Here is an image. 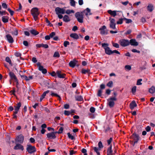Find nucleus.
I'll list each match as a JSON object with an SVG mask.
<instances>
[{"label":"nucleus","instance_id":"obj_1","mask_svg":"<svg viewBox=\"0 0 155 155\" xmlns=\"http://www.w3.org/2000/svg\"><path fill=\"white\" fill-rule=\"evenodd\" d=\"M31 12L34 20L36 21L38 19V16L39 14L38 11V9L37 8H33L31 10Z\"/></svg>","mask_w":155,"mask_h":155},{"label":"nucleus","instance_id":"obj_2","mask_svg":"<svg viewBox=\"0 0 155 155\" xmlns=\"http://www.w3.org/2000/svg\"><path fill=\"white\" fill-rule=\"evenodd\" d=\"M108 45H109L107 43H104L102 44V46L104 49L106 54L108 55H110L112 54V52L110 48L108 47Z\"/></svg>","mask_w":155,"mask_h":155},{"label":"nucleus","instance_id":"obj_3","mask_svg":"<svg viewBox=\"0 0 155 155\" xmlns=\"http://www.w3.org/2000/svg\"><path fill=\"white\" fill-rule=\"evenodd\" d=\"M117 100V98L115 97H110L107 99L108 104L111 107H113L115 104V102Z\"/></svg>","mask_w":155,"mask_h":155},{"label":"nucleus","instance_id":"obj_4","mask_svg":"<svg viewBox=\"0 0 155 155\" xmlns=\"http://www.w3.org/2000/svg\"><path fill=\"white\" fill-rule=\"evenodd\" d=\"M83 13H80L78 12H77L75 14V17L77 19L78 21L80 23L83 22V19L84 17L82 14Z\"/></svg>","mask_w":155,"mask_h":155},{"label":"nucleus","instance_id":"obj_5","mask_svg":"<svg viewBox=\"0 0 155 155\" xmlns=\"http://www.w3.org/2000/svg\"><path fill=\"white\" fill-rule=\"evenodd\" d=\"M131 138L134 141L133 144V145L134 146V145L135 144L137 143L138 141L140 139V138L139 135L135 133L133 134L131 136Z\"/></svg>","mask_w":155,"mask_h":155},{"label":"nucleus","instance_id":"obj_6","mask_svg":"<svg viewBox=\"0 0 155 155\" xmlns=\"http://www.w3.org/2000/svg\"><path fill=\"white\" fill-rule=\"evenodd\" d=\"M119 42L120 45L123 47H126L130 45L129 41L127 40L121 39L120 40Z\"/></svg>","mask_w":155,"mask_h":155},{"label":"nucleus","instance_id":"obj_7","mask_svg":"<svg viewBox=\"0 0 155 155\" xmlns=\"http://www.w3.org/2000/svg\"><path fill=\"white\" fill-rule=\"evenodd\" d=\"M109 20L110 21V28L115 29H116V24L115 20L114 18H109Z\"/></svg>","mask_w":155,"mask_h":155},{"label":"nucleus","instance_id":"obj_8","mask_svg":"<svg viewBox=\"0 0 155 155\" xmlns=\"http://www.w3.org/2000/svg\"><path fill=\"white\" fill-rule=\"evenodd\" d=\"M8 74L10 77L11 80H13L15 82H18V79L13 72L9 71L8 72Z\"/></svg>","mask_w":155,"mask_h":155},{"label":"nucleus","instance_id":"obj_9","mask_svg":"<svg viewBox=\"0 0 155 155\" xmlns=\"http://www.w3.org/2000/svg\"><path fill=\"white\" fill-rule=\"evenodd\" d=\"M24 140V137L22 134H20L15 139L16 142H19L20 143H22Z\"/></svg>","mask_w":155,"mask_h":155},{"label":"nucleus","instance_id":"obj_10","mask_svg":"<svg viewBox=\"0 0 155 155\" xmlns=\"http://www.w3.org/2000/svg\"><path fill=\"white\" fill-rule=\"evenodd\" d=\"M99 30L100 31V33L101 35L107 34L106 27L105 25L102 26L99 28Z\"/></svg>","mask_w":155,"mask_h":155},{"label":"nucleus","instance_id":"obj_11","mask_svg":"<svg viewBox=\"0 0 155 155\" xmlns=\"http://www.w3.org/2000/svg\"><path fill=\"white\" fill-rule=\"evenodd\" d=\"M55 11L57 14H64L65 13V9L64 8H61L59 7L56 8L55 9Z\"/></svg>","mask_w":155,"mask_h":155},{"label":"nucleus","instance_id":"obj_12","mask_svg":"<svg viewBox=\"0 0 155 155\" xmlns=\"http://www.w3.org/2000/svg\"><path fill=\"white\" fill-rule=\"evenodd\" d=\"M37 65L38 68V70L42 72V73L44 74H45L47 73V70L45 68H44L43 66L41 65L40 63L38 62L37 64Z\"/></svg>","mask_w":155,"mask_h":155},{"label":"nucleus","instance_id":"obj_13","mask_svg":"<svg viewBox=\"0 0 155 155\" xmlns=\"http://www.w3.org/2000/svg\"><path fill=\"white\" fill-rule=\"evenodd\" d=\"M27 150L29 153H31L35 151V148L34 147H33L30 145H28Z\"/></svg>","mask_w":155,"mask_h":155},{"label":"nucleus","instance_id":"obj_14","mask_svg":"<svg viewBox=\"0 0 155 155\" xmlns=\"http://www.w3.org/2000/svg\"><path fill=\"white\" fill-rule=\"evenodd\" d=\"M14 150H23L24 148L22 145L19 143H17L14 147Z\"/></svg>","mask_w":155,"mask_h":155},{"label":"nucleus","instance_id":"obj_15","mask_svg":"<svg viewBox=\"0 0 155 155\" xmlns=\"http://www.w3.org/2000/svg\"><path fill=\"white\" fill-rule=\"evenodd\" d=\"M119 12L117 11H112L111 10H109L107 11V12L111 16L114 17L117 15V13Z\"/></svg>","mask_w":155,"mask_h":155},{"label":"nucleus","instance_id":"obj_16","mask_svg":"<svg viewBox=\"0 0 155 155\" xmlns=\"http://www.w3.org/2000/svg\"><path fill=\"white\" fill-rule=\"evenodd\" d=\"M129 41L130 44L131 45L137 46L138 45V43L136 41L135 39H131Z\"/></svg>","mask_w":155,"mask_h":155},{"label":"nucleus","instance_id":"obj_17","mask_svg":"<svg viewBox=\"0 0 155 155\" xmlns=\"http://www.w3.org/2000/svg\"><path fill=\"white\" fill-rule=\"evenodd\" d=\"M47 135L48 138L51 139H54L56 137L54 132L48 133L47 134Z\"/></svg>","mask_w":155,"mask_h":155},{"label":"nucleus","instance_id":"obj_18","mask_svg":"<svg viewBox=\"0 0 155 155\" xmlns=\"http://www.w3.org/2000/svg\"><path fill=\"white\" fill-rule=\"evenodd\" d=\"M7 40L9 43H12L13 42L14 40L12 37L10 35L8 34L6 35Z\"/></svg>","mask_w":155,"mask_h":155},{"label":"nucleus","instance_id":"obj_19","mask_svg":"<svg viewBox=\"0 0 155 155\" xmlns=\"http://www.w3.org/2000/svg\"><path fill=\"white\" fill-rule=\"evenodd\" d=\"M77 62L78 61L76 60H73L72 61H71L69 62V65L71 67L74 68Z\"/></svg>","mask_w":155,"mask_h":155},{"label":"nucleus","instance_id":"obj_20","mask_svg":"<svg viewBox=\"0 0 155 155\" xmlns=\"http://www.w3.org/2000/svg\"><path fill=\"white\" fill-rule=\"evenodd\" d=\"M83 13H84L85 15L88 16V15L91 14L90 11V9L88 8L86 9L83 12Z\"/></svg>","mask_w":155,"mask_h":155},{"label":"nucleus","instance_id":"obj_21","mask_svg":"<svg viewBox=\"0 0 155 155\" xmlns=\"http://www.w3.org/2000/svg\"><path fill=\"white\" fill-rule=\"evenodd\" d=\"M58 76L60 78H64L65 74H61V71H57L56 72Z\"/></svg>","mask_w":155,"mask_h":155},{"label":"nucleus","instance_id":"obj_22","mask_svg":"<svg viewBox=\"0 0 155 155\" xmlns=\"http://www.w3.org/2000/svg\"><path fill=\"white\" fill-rule=\"evenodd\" d=\"M36 47L37 48H40L41 47L47 48L48 47V46L47 44H37L36 45Z\"/></svg>","mask_w":155,"mask_h":155},{"label":"nucleus","instance_id":"obj_23","mask_svg":"<svg viewBox=\"0 0 155 155\" xmlns=\"http://www.w3.org/2000/svg\"><path fill=\"white\" fill-rule=\"evenodd\" d=\"M137 106L135 101H133L130 104V108L131 110H133Z\"/></svg>","mask_w":155,"mask_h":155},{"label":"nucleus","instance_id":"obj_24","mask_svg":"<svg viewBox=\"0 0 155 155\" xmlns=\"http://www.w3.org/2000/svg\"><path fill=\"white\" fill-rule=\"evenodd\" d=\"M92 148L94 151L96 153L97 155H100L99 151H100L101 150L100 149V148L96 147H92Z\"/></svg>","mask_w":155,"mask_h":155},{"label":"nucleus","instance_id":"obj_25","mask_svg":"<svg viewBox=\"0 0 155 155\" xmlns=\"http://www.w3.org/2000/svg\"><path fill=\"white\" fill-rule=\"evenodd\" d=\"M9 19V17L7 16H3L2 17V21L4 23L8 22Z\"/></svg>","mask_w":155,"mask_h":155},{"label":"nucleus","instance_id":"obj_26","mask_svg":"<svg viewBox=\"0 0 155 155\" xmlns=\"http://www.w3.org/2000/svg\"><path fill=\"white\" fill-rule=\"evenodd\" d=\"M70 36L76 39H77L79 38L78 35L76 33H72L70 34Z\"/></svg>","mask_w":155,"mask_h":155},{"label":"nucleus","instance_id":"obj_27","mask_svg":"<svg viewBox=\"0 0 155 155\" xmlns=\"http://www.w3.org/2000/svg\"><path fill=\"white\" fill-rule=\"evenodd\" d=\"M63 21L65 22H68L70 21L69 17L68 15H65L63 18Z\"/></svg>","mask_w":155,"mask_h":155},{"label":"nucleus","instance_id":"obj_28","mask_svg":"<svg viewBox=\"0 0 155 155\" xmlns=\"http://www.w3.org/2000/svg\"><path fill=\"white\" fill-rule=\"evenodd\" d=\"M147 10L150 12H151L153 9V6L151 4H149L147 7Z\"/></svg>","mask_w":155,"mask_h":155},{"label":"nucleus","instance_id":"obj_29","mask_svg":"<svg viewBox=\"0 0 155 155\" xmlns=\"http://www.w3.org/2000/svg\"><path fill=\"white\" fill-rule=\"evenodd\" d=\"M81 73L84 74H90V70L88 69H83L81 71Z\"/></svg>","mask_w":155,"mask_h":155},{"label":"nucleus","instance_id":"obj_30","mask_svg":"<svg viewBox=\"0 0 155 155\" xmlns=\"http://www.w3.org/2000/svg\"><path fill=\"white\" fill-rule=\"evenodd\" d=\"M155 91V87L154 86H152L149 90V92L151 94H153Z\"/></svg>","mask_w":155,"mask_h":155},{"label":"nucleus","instance_id":"obj_31","mask_svg":"<svg viewBox=\"0 0 155 155\" xmlns=\"http://www.w3.org/2000/svg\"><path fill=\"white\" fill-rule=\"evenodd\" d=\"M30 32L32 35H36L39 34V32L35 29H31L30 31Z\"/></svg>","mask_w":155,"mask_h":155},{"label":"nucleus","instance_id":"obj_32","mask_svg":"<svg viewBox=\"0 0 155 155\" xmlns=\"http://www.w3.org/2000/svg\"><path fill=\"white\" fill-rule=\"evenodd\" d=\"M111 148L112 146L110 145V147L108 148L107 150V155H111L112 152Z\"/></svg>","mask_w":155,"mask_h":155},{"label":"nucleus","instance_id":"obj_33","mask_svg":"<svg viewBox=\"0 0 155 155\" xmlns=\"http://www.w3.org/2000/svg\"><path fill=\"white\" fill-rule=\"evenodd\" d=\"M21 103L20 102H19L17 104L16 106H15V110H19V109L20 107H21Z\"/></svg>","mask_w":155,"mask_h":155},{"label":"nucleus","instance_id":"obj_34","mask_svg":"<svg viewBox=\"0 0 155 155\" xmlns=\"http://www.w3.org/2000/svg\"><path fill=\"white\" fill-rule=\"evenodd\" d=\"M5 60L7 62H8L9 64L11 65H12V63L9 57H6L5 58Z\"/></svg>","mask_w":155,"mask_h":155},{"label":"nucleus","instance_id":"obj_35","mask_svg":"<svg viewBox=\"0 0 155 155\" xmlns=\"http://www.w3.org/2000/svg\"><path fill=\"white\" fill-rule=\"evenodd\" d=\"M76 100L79 101H81L83 99L82 97L81 96H78L75 97Z\"/></svg>","mask_w":155,"mask_h":155},{"label":"nucleus","instance_id":"obj_36","mask_svg":"<svg viewBox=\"0 0 155 155\" xmlns=\"http://www.w3.org/2000/svg\"><path fill=\"white\" fill-rule=\"evenodd\" d=\"M74 12L73 10H67L65 12V13L68 14H70L71 13H74Z\"/></svg>","mask_w":155,"mask_h":155},{"label":"nucleus","instance_id":"obj_37","mask_svg":"<svg viewBox=\"0 0 155 155\" xmlns=\"http://www.w3.org/2000/svg\"><path fill=\"white\" fill-rule=\"evenodd\" d=\"M51 95L52 96H55L58 97L59 100L61 99L60 96L52 92Z\"/></svg>","mask_w":155,"mask_h":155},{"label":"nucleus","instance_id":"obj_38","mask_svg":"<svg viewBox=\"0 0 155 155\" xmlns=\"http://www.w3.org/2000/svg\"><path fill=\"white\" fill-rule=\"evenodd\" d=\"M107 86L109 87H111L113 85V82L112 81H109L107 84Z\"/></svg>","mask_w":155,"mask_h":155},{"label":"nucleus","instance_id":"obj_39","mask_svg":"<svg viewBox=\"0 0 155 155\" xmlns=\"http://www.w3.org/2000/svg\"><path fill=\"white\" fill-rule=\"evenodd\" d=\"M98 148L101 150V149L103 147V146L101 141H100L98 143Z\"/></svg>","mask_w":155,"mask_h":155},{"label":"nucleus","instance_id":"obj_40","mask_svg":"<svg viewBox=\"0 0 155 155\" xmlns=\"http://www.w3.org/2000/svg\"><path fill=\"white\" fill-rule=\"evenodd\" d=\"M124 20V18H120L119 20L117 21V24H121L123 23V21Z\"/></svg>","mask_w":155,"mask_h":155},{"label":"nucleus","instance_id":"obj_41","mask_svg":"<svg viewBox=\"0 0 155 155\" xmlns=\"http://www.w3.org/2000/svg\"><path fill=\"white\" fill-rule=\"evenodd\" d=\"M67 135L69 138L71 139V140H73L74 139V136L72 135L69 133H68Z\"/></svg>","mask_w":155,"mask_h":155},{"label":"nucleus","instance_id":"obj_42","mask_svg":"<svg viewBox=\"0 0 155 155\" xmlns=\"http://www.w3.org/2000/svg\"><path fill=\"white\" fill-rule=\"evenodd\" d=\"M125 68L126 70H130L131 69V67L129 65H126L125 67Z\"/></svg>","mask_w":155,"mask_h":155},{"label":"nucleus","instance_id":"obj_43","mask_svg":"<svg viewBox=\"0 0 155 155\" xmlns=\"http://www.w3.org/2000/svg\"><path fill=\"white\" fill-rule=\"evenodd\" d=\"M54 57H60V54L58 52H55L53 55Z\"/></svg>","mask_w":155,"mask_h":155},{"label":"nucleus","instance_id":"obj_44","mask_svg":"<svg viewBox=\"0 0 155 155\" xmlns=\"http://www.w3.org/2000/svg\"><path fill=\"white\" fill-rule=\"evenodd\" d=\"M49 92V91L47 90L45 92H44L41 95V96L43 98H44L45 96H46V94L48 93Z\"/></svg>","mask_w":155,"mask_h":155},{"label":"nucleus","instance_id":"obj_45","mask_svg":"<svg viewBox=\"0 0 155 155\" xmlns=\"http://www.w3.org/2000/svg\"><path fill=\"white\" fill-rule=\"evenodd\" d=\"M124 20H126V23H131L132 22V21L131 19H127L126 18H124Z\"/></svg>","mask_w":155,"mask_h":155},{"label":"nucleus","instance_id":"obj_46","mask_svg":"<svg viewBox=\"0 0 155 155\" xmlns=\"http://www.w3.org/2000/svg\"><path fill=\"white\" fill-rule=\"evenodd\" d=\"M136 88L137 87L135 86H134L132 87L131 90V91L133 94H134L135 93L136 90Z\"/></svg>","mask_w":155,"mask_h":155},{"label":"nucleus","instance_id":"obj_47","mask_svg":"<svg viewBox=\"0 0 155 155\" xmlns=\"http://www.w3.org/2000/svg\"><path fill=\"white\" fill-rule=\"evenodd\" d=\"M102 91L101 89H100L98 90L97 93V96H98L101 97L102 95Z\"/></svg>","mask_w":155,"mask_h":155},{"label":"nucleus","instance_id":"obj_48","mask_svg":"<svg viewBox=\"0 0 155 155\" xmlns=\"http://www.w3.org/2000/svg\"><path fill=\"white\" fill-rule=\"evenodd\" d=\"M112 45L114 47L117 48H119V46L118 44L117 43H112Z\"/></svg>","mask_w":155,"mask_h":155},{"label":"nucleus","instance_id":"obj_49","mask_svg":"<svg viewBox=\"0 0 155 155\" xmlns=\"http://www.w3.org/2000/svg\"><path fill=\"white\" fill-rule=\"evenodd\" d=\"M142 79H141L138 80L137 82V85H140L142 84V83L141 82L142 81Z\"/></svg>","mask_w":155,"mask_h":155},{"label":"nucleus","instance_id":"obj_50","mask_svg":"<svg viewBox=\"0 0 155 155\" xmlns=\"http://www.w3.org/2000/svg\"><path fill=\"white\" fill-rule=\"evenodd\" d=\"M90 111L91 112L93 113L95 111V109L94 107H91L90 108Z\"/></svg>","mask_w":155,"mask_h":155},{"label":"nucleus","instance_id":"obj_51","mask_svg":"<svg viewBox=\"0 0 155 155\" xmlns=\"http://www.w3.org/2000/svg\"><path fill=\"white\" fill-rule=\"evenodd\" d=\"M69 42L67 41H65L64 42V45L65 47H66L68 45H69Z\"/></svg>","mask_w":155,"mask_h":155},{"label":"nucleus","instance_id":"obj_52","mask_svg":"<svg viewBox=\"0 0 155 155\" xmlns=\"http://www.w3.org/2000/svg\"><path fill=\"white\" fill-rule=\"evenodd\" d=\"M64 114L65 115H69L71 114V112L69 111L65 110L64 111Z\"/></svg>","mask_w":155,"mask_h":155},{"label":"nucleus","instance_id":"obj_53","mask_svg":"<svg viewBox=\"0 0 155 155\" xmlns=\"http://www.w3.org/2000/svg\"><path fill=\"white\" fill-rule=\"evenodd\" d=\"M45 21L48 24V25L51 26V24L50 21L48 20V19L47 18H45Z\"/></svg>","mask_w":155,"mask_h":155},{"label":"nucleus","instance_id":"obj_54","mask_svg":"<svg viewBox=\"0 0 155 155\" xmlns=\"http://www.w3.org/2000/svg\"><path fill=\"white\" fill-rule=\"evenodd\" d=\"M15 55L17 57H19L21 56V54L19 52H16L15 53Z\"/></svg>","mask_w":155,"mask_h":155},{"label":"nucleus","instance_id":"obj_55","mask_svg":"<svg viewBox=\"0 0 155 155\" xmlns=\"http://www.w3.org/2000/svg\"><path fill=\"white\" fill-rule=\"evenodd\" d=\"M55 35V33L54 32H53L50 33L49 35V36L50 38H52Z\"/></svg>","mask_w":155,"mask_h":155},{"label":"nucleus","instance_id":"obj_56","mask_svg":"<svg viewBox=\"0 0 155 155\" xmlns=\"http://www.w3.org/2000/svg\"><path fill=\"white\" fill-rule=\"evenodd\" d=\"M2 6L3 8H4L6 9L7 8V6L5 3H3L2 4Z\"/></svg>","mask_w":155,"mask_h":155},{"label":"nucleus","instance_id":"obj_57","mask_svg":"<svg viewBox=\"0 0 155 155\" xmlns=\"http://www.w3.org/2000/svg\"><path fill=\"white\" fill-rule=\"evenodd\" d=\"M63 130V128L61 127H60L59 129L58 133H60V134L62 133V132Z\"/></svg>","mask_w":155,"mask_h":155},{"label":"nucleus","instance_id":"obj_58","mask_svg":"<svg viewBox=\"0 0 155 155\" xmlns=\"http://www.w3.org/2000/svg\"><path fill=\"white\" fill-rule=\"evenodd\" d=\"M71 5L74 6L75 5V2L74 1L72 0L71 1Z\"/></svg>","mask_w":155,"mask_h":155},{"label":"nucleus","instance_id":"obj_59","mask_svg":"<svg viewBox=\"0 0 155 155\" xmlns=\"http://www.w3.org/2000/svg\"><path fill=\"white\" fill-rule=\"evenodd\" d=\"M23 44L24 45L26 46H28V42L26 41H24L23 42Z\"/></svg>","mask_w":155,"mask_h":155},{"label":"nucleus","instance_id":"obj_60","mask_svg":"<svg viewBox=\"0 0 155 155\" xmlns=\"http://www.w3.org/2000/svg\"><path fill=\"white\" fill-rule=\"evenodd\" d=\"M113 140V139H112V138H111V137H110L109 140H107V143H108V144H109V145H110V143H111V141H112Z\"/></svg>","mask_w":155,"mask_h":155},{"label":"nucleus","instance_id":"obj_61","mask_svg":"<svg viewBox=\"0 0 155 155\" xmlns=\"http://www.w3.org/2000/svg\"><path fill=\"white\" fill-rule=\"evenodd\" d=\"M132 51L133 52H137V53H140V51L137 50L136 49H132Z\"/></svg>","mask_w":155,"mask_h":155},{"label":"nucleus","instance_id":"obj_62","mask_svg":"<svg viewBox=\"0 0 155 155\" xmlns=\"http://www.w3.org/2000/svg\"><path fill=\"white\" fill-rule=\"evenodd\" d=\"M150 129H151V128L149 126H147L146 128V131L147 132H149V131H150Z\"/></svg>","mask_w":155,"mask_h":155},{"label":"nucleus","instance_id":"obj_63","mask_svg":"<svg viewBox=\"0 0 155 155\" xmlns=\"http://www.w3.org/2000/svg\"><path fill=\"white\" fill-rule=\"evenodd\" d=\"M69 106L68 104H66L64 105V107L65 109H68L69 108Z\"/></svg>","mask_w":155,"mask_h":155},{"label":"nucleus","instance_id":"obj_64","mask_svg":"<svg viewBox=\"0 0 155 155\" xmlns=\"http://www.w3.org/2000/svg\"><path fill=\"white\" fill-rule=\"evenodd\" d=\"M32 61L34 63H36L37 62V60L36 58H33L32 59Z\"/></svg>","mask_w":155,"mask_h":155}]
</instances>
